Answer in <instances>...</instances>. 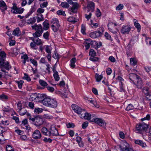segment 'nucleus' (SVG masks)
Returning a JSON list of instances; mask_svg holds the SVG:
<instances>
[{
    "instance_id": "nucleus-1",
    "label": "nucleus",
    "mask_w": 151,
    "mask_h": 151,
    "mask_svg": "<svg viewBox=\"0 0 151 151\" xmlns=\"http://www.w3.org/2000/svg\"><path fill=\"white\" fill-rule=\"evenodd\" d=\"M149 126L144 122L139 123L136 125L135 132L138 133L142 134L147 131Z\"/></svg>"
},
{
    "instance_id": "nucleus-2",
    "label": "nucleus",
    "mask_w": 151,
    "mask_h": 151,
    "mask_svg": "<svg viewBox=\"0 0 151 151\" xmlns=\"http://www.w3.org/2000/svg\"><path fill=\"white\" fill-rule=\"evenodd\" d=\"M32 29L36 30V31L33 34V37H40L43 32V30L42 26L41 24L37 25L35 24L32 26Z\"/></svg>"
},
{
    "instance_id": "nucleus-3",
    "label": "nucleus",
    "mask_w": 151,
    "mask_h": 151,
    "mask_svg": "<svg viewBox=\"0 0 151 151\" xmlns=\"http://www.w3.org/2000/svg\"><path fill=\"white\" fill-rule=\"evenodd\" d=\"M11 68V66L9 62L6 60H0V68L2 71L5 72L6 70H9Z\"/></svg>"
},
{
    "instance_id": "nucleus-4",
    "label": "nucleus",
    "mask_w": 151,
    "mask_h": 151,
    "mask_svg": "<svg viewBox=\"0 0 151 151\" xmlns=\"http://www.w3.org/2000/svg\"><path fill=\"white\" fill-rule=\"evenodd\" d=\"M72 108L75 112L80 115V116L81 115H83L84 114V110L82 109L81 107L75 104L72 105Z\"/></svg>"
},
{
    "instance_id": "nucleus-5",
    "label": "nucleus",
    "mask_w": 151,
    "mask_h": 151,
    "mask_svg": "<svg viewBox=\"0 0 151 151\" xmlns=\"http://www.w3.org/2000/svg\"><path fill=\"white\" fill-rule=\"evenodd\" d=\"M44 10H37L36 15L37 16L36 17V19H37V22L38 23L40 22L43 21L44 19L43 15L42 13L44 12Z\"/></svg>"
},
{
    "instance_id": "nucleus-6",
    "label": "nucleus",
    "mask_w": 151,
    "mask_h": 151,
    "mask_svg": "<svg viewBox=\"0 0 151 151\" xmlns=\"http://www.w3.org/2000/svg\"><path fill=\"white\" fill-rule=\"evenodd\" d=\"M50 136L52 135L53 136H58L59 135L58 130L56 128L55 126L52 124L51 126L49 128Z\"/></svg>"
},
{
    "instance_id": "nucleus-7",
    "label": "nucleus",
    "mask_w": 151,
    "mask_h": 151,
    "mask_svg": "<svg viewBox=\"0 0 151 151\" xmlns=\"http://www.w3.org/2000/svg\"><path fill=\"white\" fill-rule=\"evenodd\" d=\"M131 29L129 25H123L121 29V32L123 34H129Z\"/></svg>"
},
{
    "instance_id": "nucleus-8",
    "label": "nucleus",
    "mask_w": 151,
    "mask_h": 151,
    "mask_svg": "<svg viewBox=\"0 0 151 151\" xmlns=\"http://www.w3.org/2000/svg\"><path fill=\"white\" fill-rule=\"evenodd\" d=\"M91 121L94 122L101 126H104L105 124V121L101 118H93Z\"/></svg>"
},
{
    "instance_id": "nucleus-9",
    "label": "nucleus",
    "mask_w": 151,
    "mask_h": 151,
    "mask_svg": "<svg viewBox=\"0 0 151 151\" xmlns=\"http://www.w3.org/2000/svg\"><path fill=\"white\" fill-rule=\"evenodd\" d=\"M43 122L42 118L37 116L35 118L34 124L36 126L38 127L43 124Z\"/></svg>"
},
{
    "instance_id": "nucleus-10",
    "label": "nucleus",
    "mask_w": 151,
    "mask_h": 151,
    "mask_svg": "<svg viewBox=\"0 0 151 151\" xmlns=\"http://www.w3.org/2000/svg\"><path fill=\"white\" fill-rule=\"evenodd\" d=\"M94 42L93 41L91 40V39H86L84 42V46L86 50H88L90 47V46H93V45Z\"/></svg>"
},
{
    "instance_id": "nucleus-11",
    "label": "nucleus",
    "mask_w": 151,
    "mask_h": 151,
    "mask_svg": "<svg viewBox=\"0 0 151 151\" xmlns=\"http://www.w3.org/2000/svg\"><path fill=\"white\" fill-rule=\"evenodd\" d=\"M39 37H30V40H31L33 41L37 45H42L43 42L41 40L38 38Z\"/></svg>"
},
{
    "instance_id": "nucleus-12",
    "label": "nucleus",
    "mask_w": 151,
    "mask_h": 151,
    "mask_svg": "<svg viewBox=\"0 0 151 151\" xmlns=\"http://www.w3.org/2000/svg\"><path fill=\"white\" fill-rule=\"evenodd\" d=\"M33 137L35 139H40L41 137V135L39 130H36L32 134Z\"/></svg>"
},
{
    "instance_id": "nucleus-13",
    "label": "nucleus",
    "mask_w": 151,
    "mask_h": 151,
    "mask_svg": "<svg viewBox=\"0 0 151 151\" xmlns=\"http://www.w3.org/2000/svg\"><path fill=\"white\" fill-rule=\"evenodd\" d=\"M58 105V103L56 100L51 99L49 104V107L55 108Z\"/></svg>"
},
{
    "instance_id": "nucleus-14",
    "label": "nucleus",
    "mask_w": 151,
    "mask_h": 151,
    "mask_svg": "<svg viewBox=\"0 0 151 151\" xmlns=\"http://www.w3.org/2000/svg\"><path fill=\"white\" fill-rule=\"evenodd\" d=\"M129 79L134 83H135L134 80H136L139 76L134 73H130L129 75Z\"/></svg>"
},
{
    "instance_id": "nucleus-15",
    "label": "nucleus",
    "mask_w": 151,
    "mask_h": 151,
    "mask_svg": "<svg viewBox=\"0 0 151 151\" xmlns=\"http://www.w3.org/2000/svg\"><path fill=\"white\" fill-rule=\"evenodd\" d=\"M136 85L138 88H141L143 86V83L141 78L139 76L136 80Z\"/></svg>"
},
{
    "instance_id": "nucleus-16",
    "label": "nucleus",
    "mask_w": 151,
    "mask_h": 151,
    "mask_svg": "<svg viewBox=\"0 0 151 151\" xmlns=\"http://www.w3.org/2000/svg\"><path fill=\"white\" fill-rule=\"evenodd\" d=\"M51 99L49 98H45L42 100V103L44 105L49 107L50 102Z\"/></svg>"
},
{
    "instance_id": "nucleus-17",
    "label": "nucleus",
    "mask_w": 151,
    "mask_h": 151,
    "mask_svg": "<svg viewBox=\"0 0 151 151\" xmlns=\"http://www.w3.org/2000/svg\"><path fill=\"white\" fill-rule=\"evenodd\" d=\"M41 132L43 135L50 137L49 129L47 130L45 127H43L41 129Z\"/></svg>"
},
{
    "instance_id": "nucleus-18",
    "label": "nucleus",
    "mask_w": 151,
    "mask_h": 151,
    "mask_svg": "<svg viewBox=\"0 0 151 151\" xmlns=\"http://www.w3.org/2000/svg\"><path fill=\"white\" fill-rule=\"evenodd\" d=\"M134 25L135 27L137 28L138 32H139L140 31L141 28V26L138 23L137 20L135 19H133Z\"/></svg>"
},
{
    "instance_id": "nucleus-19",
    "label": "nucleus",
    "mask_w": 151,
    "mask_h": 151,
    "mask_svg": "<svg viewBox=\"0 0 151 151\" xmlns=\"http://www.w3.org/2000/svg\"><path fill=\"white\" fill-rule=\"evenodd\" d=\"M34 95L36 96L35 98H34L35 100H37L39 101H42L43 99H44V95L43 94H39L38 95L36 93Z\"/></svg>"
},
{
    "instance_id": "nucleus-20",
    "label": "nucleus",
    "mask_w": 151,
    "mask_h": 151,
    "mask_svg": "<svg viewBox=\"0 0 151 151\" xmlns=\"http://www.w3.org/2000/svg\"><path fill=\"white\" fill-rule=\"evenodd\" d=\"M99 29L100 30L95 32L97 37L101 36L104 31V29L103 27H100Z\"/></svg>"
},
{
    "instance_id": "nucleus-21",
    "label": "nucleus",
    "mask_w": 151,
    "mask_h": 151,
    "mask_svg": "<svg viewBox=\"0 0 151 151\" xmlns=\"http://www.w3.org/2000/svg\"><path fill=\"white\" fill-rule=\"evenodd\" d=\"M80 117L82 119L84 118L86 119L90 120L91 119V115L90 114L86 113L85 111L84 114L83 115H81Z\"/></svg>"
},
{
    "instance_id": "nucleus-22",
    "label": "nucleus",
    "mask_w": 151,
    "mask_h": 151,
    "mask_svg": "<svg viewBox=\"0 0 151 151\" xmlns=\"http://www.w3.org/2000/svg\"><path fill=\"white\" fill-rule=\"evenodd\" d=\"M95 4L92 1L88 2L87 5V8L91 9H94L95 8Z\"/></svg>"
},
{
    "instance_id": "nucleus-23",
    "label": "nucleus",
    "mask_w": 151,
    "mask_h": 151,
    "mask_svg": "<svg viewBox=\"0 0 151 151\" xmlns=\"http://www.w3.org/2000/svg\"><path fill=\"white\" fill-rule=\"evenodd\" d=\"M6 54L5 52L0 49V60H6Z\"/></svg>"
},
{
    "instance_id": "nucleus-24",
    "label": "nucleus",
    "mask_w": 151,
    "mask_h": 151,
    "mask_svg": "<svg viewBox=\"0 0 151 151\" xmlns=\"http://www.w3.org/2000/svg\"><path fill=\"white\" fill-rule=\"evenodd\" d=\"M135 143L136 144L139 145L142 147H145L146 146L145 143L140 140L137 139L135 141Z\"/></svg>"
},
{
    "instance_id": "nucleus-25",
    "label": "nucleus",
    "mask_w": 151,
    "mask_h": 151,
    "mask_svg": "<svg viewBox=\"0 0 151 151\" xmlns=\"http://www.w3.org/2000/svg\"><path fill=\"white\" fill-rule=\"evenodd\" d=\"M43 29L44 30H47L49 28V25L48 21L47 20H45L43 23Z\"/></svg>"
},
{
    "instance_id": "nucleus-26",
    "label": "nucleus",
    "mask_w": 151,
    "mask_h": 151,
    "mask_svg": "<svg viewBox=\"0 0 151 151\" xmlns=\"http://www.w3.org/2000/svg\"><path fill=\"white\" fill-rule=\"evenodd\" d=\"M113 24V23H109L108 24V27L109 30L113 34H115L117 32L116 31L114 30L111 27H112Z\"/></svg>"
},
{
    "instance_id": "nucleus-27",
    "label": "nucleus",
    "mask_w": 151,
    "mask_h": 151,
    "mask_svg": "<svg viewBox=\"0 0 151 151\" xmlns=\"http://www.w3.org/2000/svg\"><path fill=\"white\" fill-rule=\"evenodd\" d=\"M36 17H34L32 18H30L27 20V23L28 24H32L34 23L36 21Z\"/></svg>"
},
{
    "instance_id": "nucleus-28",
    "label": "nucleus",
    "mask_w": 151,
    "mask_h": 151,
    "mask_svg": "<svg viewBox=\"0 0 151 151\" xmlns=\"http://www.w3.org/2000/svg\"><path fill=\"white\" fill-rule=\"evenodd\" d=\"M60 27V24H52L51 25V27L52 30L55 32H57L59 28Z\"/></svg>"
},
{
    "instance_id": "nucleus-29",
    "label": "nucleus",
    "mask_w": 151,
    "mask_h": 151,
    "mask_svg": "<svg viewBox=\"0 0 151 151\" xmlns=\"http://www.w3.org/2000/svg\"><path fill=\"white\" fill-rule=\"evenodd\" d=\"M19 112L20 115L22 116L24 115L27 112V110L24 109H22L20 106L19 108Z\"/></svg>"
},
{
    "instance_id": "nucleus-30",
    "label": "nucleus",
    "mask_w": 151,
    "mask_h": 151,
    "mask_svg": "<svg viewBox=\"0 0 151 151\" xmlns=\"http://www.w3.org/2000/svg\"><path fill=\"white\" fill-rule=\"evenodd\" d=\"M0 8H3L4 9H7L5 3L3 1H0Z\"/></svg>"
},
{
    "instance_id": "nucleus-31",
    "label": "nucleus",
    "mask_w": 151,
    "mask_h": 151,
    "mask_svg": "<svg viewBox=\"0 0 151 151\" xmlns=\"http://www.w3.org/2000/svg\"><path fill=\"white\" fill-rule=\"evenodd\" d=\"M21 32L19 27H17L13 31V34L15 36H19L20 35Z\"/></svg>"
},
{
    "instance_id": "nucleus-32",
    "label": "nucleus",
    "mask_w": 151,
    "mask_h": 151,
    "mask_svg": "<svg viewBox=\"0 0 151 151\" xmlns=\"http://www.w3.org/2000/svg\"><path fill=\"white\" fill-rule=\"evenodd\" d=\"M72 5L71 9H78L80 8V6L77 2H74Z\"/></svg>"
},
{
    "instance_id": "nucleus-33",
    "label": "nucleus",
    "mask_w": 151,
    "mask_h": 151,
    "mask_svg": "<svg viewBox=\"0 0 151 151\" xmlns=\"http://www.w3.org/2000/svg\"><path fill=\"white\" fill-rule=\"evenodd\" d=\"M78 19H76L75 17H70L68 19V21L73 24L77 22Z\"/></svg>"
},
{
    "instance_id": "nucleus-34",
    "label": "nucleus",
    "mask_w": 151,
    "mask_h": 151,
    "mask_svg": "<svg viewBox=\"0 0 151 151\" xmlns=\"http://www.w3.org/2000/svg\"><path fill=\"white\" fill-rule=\"evenodd\" d=\"M76 58H73L70 61V66L72 68H74L75 67V63L76 62Z\"/></svg>"
},
{
    "instance_id": "nucleus-35",
    "label": "nucleus",
    "mask_w": 151,
    "mask_h": 151,
    "mask_svg": "<svg viewBox=\"0 0 151 151\" xmlns=\"http://www.w3.org/2000/svg\"><path fill=\"white\" fill-rule=\"evenodd\" d=\"M60 5L62 7L65 9L68 8L70 6L66 2H62Z\"/></svg>"
},
{
    "instance_id": "nucleus-36",
    "label": "nucleus",
    "mask_w": 151,
    "mask_h": 151,
    "mask_svg": "<svg viewBox=\"0 0 151 151\" xmlns=\"http://www.w3.org/2000/svg\"><path fill=\"white\" fill-rule=\"evenodd\" d=\"M16 83L18 84V88L19 89H21L22 88V86L24 83L23 81L20 80L19 81H16Z\"/></svg>"
},
{
    "instance_id": "nucleus-37",
    "label": "nucleus",
    "mask_w": 151,
    "mask_h": 151,
    "mask_svg": "<svg viewBox=\"0 0 151 151\" xmlns=\"http://www.w3.org/2000/svg\"><path fill=\"white\" fill-rule=\"evenodd\" d=\"M37 45L33 41L31 42L30 43L31 48L35 50H36L38 49Z\"/></svg>"
},
{
    "instance_id": "nucleus-38",
    "label": "nucleus",
    "mask_w": 151,
    "mask_h": 151,
    "mask_svg": "<svg viewBox=\"0 0 151 151\" xmlns=\"http://www.w3.org/2000/svg\"><path fill=\"white\" fill-rule=\"evenodd\" d=\"M53 77L55 80L56 81H58L60 79V77L58 74V72L54 73L53 75Z\"/></svg>"
},
{
    "instance_id": "nucleus-39",
    "label": "nucleus",
    "mask_w": 151,
    "mask_h": 151,
    "mask_svg": "<svg viewBox=\"0 0 151 151\" xmlns=\"http://www.w3.org/2000/svg\"><path fill=\"white\" fill-rule=\"evenodd\" d=\"M39 83L42 86L45 87L48 85L47 82L42 80H40Z\"/></svg>"
},
{
    "instance_id": "nucleus-40",
    "label": "nucleus",
    "mask_w": 151,
    "mask_h": 151,
    "mask_svg": "<svg viewBox=\"0 0 151 151\" xmlns=\"http://www.w3.org/2000/svg\"><path fill=\"white\" fill-rule=\"evenodd\" d=\"M51 22L52 24H59L58 20L56 18H54L52 19L51 21Z\"/></svg>"
},
{
    "instance_id": "nucleus-41",
    "label": "nucleus",
    "mask_w": 151,
    "mask_h": 151,
    "mask_svg": "<svg viewBox=\"0 0 151 151\" xmlns=\"http://www.w3.org/2000/svg\"><path fill=\"white\" fill-rule=\"evenodd\" d=\"M122 151H134L133 148L128 147H125L121 148Z\"/></svg>"
},
{
    "instance_id": "nucleus-42",
    "label": "nucleus",
    "mask_w": 151,
    "mask_h": 151,
    "mask_svg": "<svg viewBox=\"0 0 151 151\" xmlns=\"http://www.w3.org/2000/svg\"><path fill=\"white\" fill-rule=\"evenodd\" d=\"M23 79L26 80L28 81H31V78L26 73L24 74Z\"/></svg>"
},
{
    "instance_id": "nucleus-43",
    "label": "nucleus",
    "mask_w": 151,
    "mask_h": 151,
    "mask_svg": "<svg viewBox=\"0 0 151 151\" xmlns=\"http://www.w3.org/2000/svg\"><path fill=\"white\" fill-rule=\"evenodd\" d=\"M89 54L92 57H94L96 56V53L93 49H91L90 50Z\"/></svg>"
},
{
    "instance_id": "nucleus-44",
    "label": "nucleus",
    "mask_w": 151,
    "mask_h": 151,
    "mask_svg": "<svg viewBox=\"0 0 151 151\" xmlns=\"http://www.w3.org/2000/svg\"><path fill=\"white\" fill-rule=\"evenodd\" d=\"M24 10H11V12L13 14H21L23 12Z\"/></svg>"
},
{
    "instance_id": "nucleus-45",
    "label": "nucleus",
    "mask_w": 151,
    "mask_h": 151,
    "mask_svg": "<svg viewBox=\"0 0 151 151\" xmlns=\"http://www.w3.org/2000/svg\"><path fill=\"white\" fill-rule=\"evenodd\" d=\"M103 78V76L102 75H99L98 74H97L96 75V81L97 82H99Z\"/></svg>"
},
{
    "instance_id": "nucleus-46",
    "label": "nucleus",
    "mask_w": 151,
    "mask_h": 151,
    "mask_svg": "<svg viewBox=\"0 0 151 151\" xmlns=\"http://www.w3.org/2000/svg\"><path fill=\"white\" fill-rule=\"evenodd\" d=\"M51 47L47 45L46 47L45 50L46 52L48 54H51Z\"/></svg>"
},
{
    "instance_id": "nucleus-47",
    "label": "nucleus",
    "mask_w": 151,
    "mask_h": 151,
    "mask_svg": "<svg viewBox=\"0 0 151 151\" xmlns=\"http://www.w3.org/2000/svg\"><path fill=\"white\" fill-rule=\"evenodd\" d=\"M57 14L59 15L66 16L65 11H63L62 10H58L57 12Z\"/></svg>"
},
{
    "instance_id": "nucleus-48",
    "label": "nucleus",
    "mask_w": 151,
    "mask_h": 151,
    "mask_svg": "<svg viewBox=\"0 0 151 151\" xmlns=\"http://www.w3.org/2000/svg\"><path fill=\"white\" fill-rule=\"evenodd\" d=\"M134 107L131 104H129L126 108L127 111H129L134 109Z\"/></svg>"
},
{
    "instance_id": "nucleus-49",
    "label": "nucleus",
    "mask_w": 151,
    "mask_h": 151,
    "mask_svg": "<svg viewBox=\"0 0 151 151\" xmlns=\"http://www.w3.org/2000/svg\"><path fill=\"white\" fill-rule=\"evenodd\" d=\"M43 111V109L39 108H35V112L38 114L42 112Z\"/></svg>"
},
{
    "instance_id": "nucleus-50",
    "label": "nucleus",
    "mask_w": 151,
    "mask_h": 151,
    "mask_svg": "<svg viewBox=\"0 0 151 151\" xmlns=\"http://www.w3.org/2000/svg\"><path fill=\"white\" fill-rule=\"evenodd\" d=\"M49 33L47 31L44 33L43 35V37L46 40L49 39Z\"/></svg>"
},
{
    "instance_id": "nucleus-51",
    "label": "nucleus",
    "mask_w": 151,
    "mask_h": 151,
    "mask_svg": "<svg viewBox=\"0 0 151 151\" xmlns=\"http://www.w3.org/2000/svg\"><path fill=\"white\" fill-rule=\"evenodd\" d=\"M130 62L131 64L133 65H135L137 63V62L135 59L132 58H130Z\"/></svg>"
},
{
    "instance_id": "nucleus-52",
    "label": "nucleus",
    "mask_w": 151,
    "mask_h": 151,
    "mask_svg": "<svg viewBox=\"0 0 151 151\" xmlns=\"http://www.w3.org/2000/svg\"><path fill=\"white\" fill-rule=\"evenodd\" d=\"M6 149L7 151H12L14 150L12 147L10 145H7Z\"/></svg>"
},
{
    "instance_id": "nucleus-53",
    "label": "nucleus",
    "mask_w": 151,
    "mask_h": 151,
    "mask_svg": "<svg viewBox=\"0 0 151 151\" xmlns=\"http://www.w3.org/2000/svg\"><path fill=\"white\" fill-rule=\"evenodd\" d=\"M85 30H86V27L85 26L82 24L81 26V32L83 34H85Z\"/></svg>"
},
{
    "instance_id": "nucleus-54",
    "label": "nucleus",
    "mask_w": 151,
    "mask_h": 151,
    "mask_svg": "<svg viewBox=\"0 0 151 151\" xmlns=\"http://www.w3.org/2000/svg\"><path fill=\"white\" fill-rule=\"evenodd\" d=\"M124 8V5L122 4H119L116 7V9H122Z\"/></svg>"
},
{
    "instance_id": "nucleus-55",
    "label": "nucleus",
    "mask_w": 151,
    "mask_h": 151,
    "mask_svg": "<svg viewBox=\"0 0 151 151\" xmlns=\"http://www.w3.org/2000/svg\"><path fill=\"white\" fill-rule=\"evenodd\" d=\"M89 35L93 39L97 38L95 32L91 33L89 34Z\"/></svg>"
},
{
    "instance_id": "nucleus-56",
    "label": "nucleus",
    "mask_w": 151,
    "mask_h": 151,
    "mask_svg": "<svg viewBox=\"0 0 151 151\" xmlns=\"http://www.w3.org/2000/svg\"><path fill=\"white\" fill-rule=\"evenodd\" d=\"M40 63L43 64H45H45H46V63H47L46 61L45 58H42L40 61Z\"/></svg>"
},
{
    "instance_id": "nucleus-57",
    "label": "nucleus",
    "mask_w": 151,
    "mask_h": 151,
    "mask_svg": "<svg viewBox=\"0 0 151 151\" xmlns=\"http://www.w3.org/2000/svg\"><path fill=\"white\" fill-rule=\"evenodd\" d=\"M43 141L46 142L51 143L52 142V140L50 138H45L43 139Z\"/></svg>"
},
{
    "instance_id": "nucleus-58",
    "label": "nucleus",
    "mask_w": 151,
    "mask_h": 151,
    "mask_svg": "<svg viewBox=\"0 0 151 151\" xmlns=\"http://www.w3.org/2000/svg\"><path fill=\"white\" fill-rule=\"evenodd\" d=\"M95 14L97 17H100L101 15V13L100 10H97L96 11Z\"/></svg>"
},
{
    "instance_id": "nucleus-59",
    "label": "nucleus",
    "mask_w": 151,
    "mask_h": 151,
    "mask_svg": "<svg viewBox=\"0 0 151 151\" xmlns=\"http://www.w3.org/2000/svg\"><path fill=\"white\" fill-rule=\"evenodd\" d=\"M7 99V96L5 95L2 94L1 95H0V99L1 100L6 99Z\"/></svg>"
},
{
    "instance_id": "nucleus-60",
    "label": "nucleus",
    "mask_w": 151,
    "mask_h": 151,
    "mask_svg": "<svg viewBox=\"0 0 151 151\" xmlns=\"http://www.w3.org/2000/svg\"><path fill=\"white\" fill-rule=\"evenodd\" d=\"M109 60L112 63H114L116 61L115 58L113 56H111L109 58Z\"/></svg>"
},
{
    "instance_id": "nucleus-61",
    "label": "nucleus",
    "mask_w": 151,
    "mask_h": 151,
    "mask_svg": "<svg viewBox=\"0 0 151 151\" xmlns=\"http://www.w3.org/2000/svg\"><path fill=\"white\" fill-rule=\"evenodd\" d=\"M66 126L68 128H73L74 127V125L72 123H69L67 124Z\"/></svg>"
},
{
    "instance_id": "nucleus-62",
    "label": "nucleus",
    "mask_w": 151,
    "mask_h": 151,
    "mask_svg": "<svg viewBox=\"0 0 151 151\" xmlns=\"http://www.w3.org/2000/svg\"><path fill=\"white\" fill-rule=\"evenodd\" d=\"M88 123L87 122H83L82 125V128L83 129H85L88 126Z\"/></svg>"
},
{
    "instance_id": "nucleus-63",
    "label": "nucleus",
    "mask_w": 151,
    "mask_h": 151,
    "mask_svg": "<svg viewBox=\"0 0 151 151\" xmlns=\"http://www.w3.org/2000/svg\"><path fill=\"white\" fill-rule=\"evenodd\" d=\"M28 106L31 109H33L34 107V103L32 102H29Z\"/></svg>"
},
{
    "instance_id": "nucleus-64",
    "label": "nucleus",
    "mask_w": 151,
    "mask_h": 151,
    "mask_svg": "<svg viewBox=\"0 0 151 151\" xmlns=\"http://www.w3.org/2000/svg\"><path fill=\"white\" fill-rule=\"evenodd\" d=\"M104 36L107 39L110 40L111 39V36L106 32L105 33Z\"/></svg>"
}]
</instances>
